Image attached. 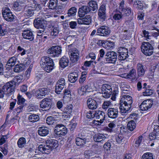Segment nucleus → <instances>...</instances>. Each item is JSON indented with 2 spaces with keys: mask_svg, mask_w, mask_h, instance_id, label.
Returning <instances> with one entry per match:
<instances>
[{
  "mask_svg": "<svg viewBox=\"0 0 159 159\" xmlns=\"http://www.w3.org/2000/svg\"><path fill=\"white\" fill-rule=\"evenodd\" d=\"M133 102L131 97L129 95H123L120 100V106L119 107L122 114L127 113L131 107Z\"/></svg>",
  "mask_w": 159,
  "mask_h": 159,
  "instance_id": "obj_1",
  "label": "nucleus"
},
{
  "mask_svg": "<svg viewBox=\"0 0 159 159\" xmlns=\"http://www.w3.org/2000/svg\"><path fill=\"white\" fill-rule=\"evenodd\" d=\"M111 86L107 84H103L101 87V93L103 97L108 98L110 97L111 94V99L113 101H115L116 96L118 94L119 91L117 89H114L112 92Z\"/></svg>",
  "mask_w": 159,
  "mask_h": 159,
  "instance_id": "obj_2",
  "label": "nucleus"
},
{
  "mask_svg": "<svg viewBox=\"0 0 159 159\" xmlns=\"http://www.w3.org/2000/svg\"><path fill=\"white\" fill-rule=\"evenodd\" d=\"M16 82L12 80L7 83L2 87L3 89L7 93L8 96L12 94L15 91Z\"/></svg>",
  "mask_w": 159,
  "mask_h": 159,
  "instance_id": "obj_3",
  "label": "nucleus"
},
{
  "mask_svg": "<svg viewBox=\"0 0 159 159\" xmlns=\"http://www.w3.org/2000/svg\"><path fill=\"white\" fill-rule=\"evenodd\" d=\"M46 21L40 18H37L35 19L34 21V27L37 29H40L38 30V32L40 34L45 33V28L46 27Z\"/></svg>",
  "mask_w": 159,
  "mask_h": 159,
  "instance_id": "obj_4",
  "label": "nucleus"
},
{
  "mask_svg": "<svg viewBox=\"0 0 159 159\" xmlns=\"http://www.w3.org/2000/svg\"><path fill=\"white\" fill-rule=\"evenodd\" d=\"M142 52L146 56H150L153 52V48L148 42H143L141 47Z\"/></svg>",
  "mask_w": 159,
  "mask_h": 159,
  "instance_id": "obj_5",
  "label": "nucleus"
},
{
  "mask_svg": "<svg viewBox=\"0 0 159 159\" xmlns=\"http://www.w3.org/2000/svg\"><path fill=\"white\" fill-rule=\"evenodd\" d=\"M105 60L107 63L114 64L117 59L116 53L114 51H108L105 55Z\"/></svg>",
  "mask_w": 159,
  "mask_h": 159,
  "instance_id": "obj_6",
  "label": "nucleus"
},
{
  "mask_svg": "<svg viewBox=\"0 0 159 159\" xmlns=\"http://www.w3.org/2000/svg\"><path fill=\"white\" fill-rule=\"evenodd\" d=\"M54 132L56 135L59 137L65 136L67 133V129L63 125H57L54 128Z\"/></svg>",
  "mask_w": 159,
  "mask_h": 159,
  "instance_id": "obj_7",
  "label": "nucleus"
},
{
  "mask_svg": "<svg viewBox=\"0 0 159 159\" xmlns=\"http://www.w3.org/2000/svg\"><path fill=\"white\" fill-rule=\"evenodd\" d=\"M61 48L58 46H55L49 48L47 53L50 54L52 57H58L61 54Z\"/></svg>",
  "mask_w": 159,
  "mask_h": 159,
  "instance_id": "obj_8",
  "label": "nucleus"
},
{
  "mask_svg": "<svg viewBox=\"0 0 159 159\" xmlns=\"http://www.w3.org/2000/svg\"><path fill=\"white\" fill-rule=\"evenodd\" d=\"M106 5L104 4H102L100 7L98 11V19L102 22L105 21L107 18L106 14Z\"/></svg>",
  "mask_w": 159,
  "mask_h": 159,
  "instance_id": "obj_9",
  "label": "nucleus"
},
{
  "mask_svg": "<svg viewBox=\"0 0 159 159\" xmlns=\"http://www.w3.org/2000/svg\"><path fill=\"white\" fill-rule=\"evenodd\" d=\"M118 52L119 54L118 59L120 60H124L128 57V49L123 47L118 48L117 49Z\"/></svg>",
  "mask_w": 159,
  "mask_h": 159,
  "instance_id": "obj_10",
  "label": "nucleus"
},
{
  "mask_svg": "<svg viewBox=\"0 0 159 159\" xmlns=\"http://www.w3.org/2000/svg\"><path fill=\"white\" fill-rule=\"evenodd\" d=\"M2 13L4 19L8 21H12L14 19L13 15L8 7H5L2 10Z\"/></svg>",
  "mask_w": 159,
  "mask_h": 159,
  "instance_id": "obj_11",
  "label": "nucleus"
},
{
  "mask_svg": "<svg viewBox=\"0 0 159 159\" xmlns=\"http://www.w3.org/2000/svg\"><path fill=\"white\" fill-rule=\"evenodd\" d=\"M34 7H29L27 8L25 11V16L27 18H29L32 17L34 13V11H38L40 9V5L36 4L35 3Z\"/></svg>",
  "mask_w": 159,
  "mask_h": 159,
  "instance_id": "obj_12",
  "label": "nucleus"
},
{
  "mask_svg": "<svg viewBox=\"0 0 159 159\" xmlns=\"http://www.w3.org/2000/svg\"><path fill=\"white\" fill-rule=\"evenodd\" d=\"M70 58L72 62L75 63L79 60L80 58L79 53L77 49L75 48L72 49L70 52Z\"/></svg>",
  "mask_w": 159,
  "mask_h": 159,
  "instance_id": "obj_13",
  "label": "nucleus"
},
{
  "mask_svg": "<svg viewBox=\"0 0 159 159\" xmlns=\"http://www.w3.org/2000/svg\"><path fill=\"white\" fill-rule=\"evenodd\" d=\"M92 18L89 15H86L85 16L79 18L77 22L79 24L89 25L91 23Z\"/></svg>",
  "mask_w": 159,
  "mask_h": 159,
  "instance_id": "obj_14",
  "label": "nucleus"
},
{
  "mask_svg": "<svg viewBox=\"0 0 159 159\" xmlns=\"http://www.w3.org/2000/svg\"><path fill=\"white\" fill-rule=\"evenodd\" d=\"M51 99L50 98H45L42 101L40 106L41 108L47 110L51 107Z\"/></svg>",
  "mask_w": 159,
  "mask_h": 159,
  "instance_id": "obj_15",
  "label": "nucleus"
},
{
  "mask_svg": "<svg viewBox=\"0 0 159 159\" xmlns=\"http://www.w3.org/2000/svg\"><path fill=\"white\" fill-rule=\"evenodd\" d=\"M91 10V8L87 6H83L79 8L78 11L79 16L80 17L84 16Z\"/></svg>",
  "mask_w": 159,
  "mask_h": 159,
  "instance_id": "obj_16",
  "label": "nucleus"
},
{
  "mask_svg": "<svg viewBox=\"0 0 159 159\" xmlns=\"http://www.w3.org/2000/svg\"><path fill=\"white\" fill-rule=\"evenodd\" d=\"M97 32V33L101 34V36H106L110 34L111 31L109 27L104 25L98 28Z\"/></svg>",
  "mask_w": 159,
  "mask_h": 159,
  "instance_id": "obj_17",
  "label": "nucleus"
},
{
  "mask_svg": "<svg viewBox=\"0 0 159 159\" xmlns=\"http://www.w3.org/2000/svg\"><path fill=\"white\" fill-rule=\"evenodd\" d=\"M107 115L111 118L115 119L118 117V109L117 108H111L107 110Z\"/></svg>",
  "mask_w": 159,
  "mask_h": 159,
  "instance_id": "obj_18",
  "label": "nucleus"
},
{
  "mask_svg": "<svg viewBox=\"0 0 159 159\" xmlns=\"http://www.w3.org/2000/svg\"><path fill=\"white\" fill-rule=\"evenodd\" d=\"M46 143L45 144H40L38 148V150L43 153L48 154L52 151V150L51 149V148Z\"/></svg>",
  "mask_w": 159,
  "mask_h": 159,
  "instance_id": "obj_19",
  "label": "nucleus"
},
{
  "mask_svg": "<svg viewBox=\"0 0 159 159\" xmlns=\"http://www.w3.org/2000/svg\"><path fill=\"white\" fill-rule=\"evenodd\" d=\"M23 37L30 41H32L34 39V35L32 32L28 30H24L22 34Z\"/></svg>",
  "mask_w": 159,
  "mask_h": 159,
  "instance_id": "obj_20",
  "label": "nucleus"
},
{
  "mask_svg": "<svg viewBox=\"0 0 159 159\" xmlns=\"http://www.w3.org/2000/svg\"><path fill=\"white\" fill-rule=\"evenodd\" d=\"M79 137L75 139V143L78 146H83L85 144L87 139L84 136L79 134Z\"/></svg>",
  "mask_w": 159,
  "mask_h": 159,
  "instance_id": "obj_21",
  "label": "nucleus"
},
{
  "mask_svg": "<svg viewBox=\"0 0 159 159\" xmlns=\"http://www.w3.org/2000/svg\"><path fill=\"white\" fill-rule=\"evenodd\" d=\"M149 101L147 100L143 101L139 106L140 109L143 111H146L148 110L152 106V104Z\"/></svg>",
  "mask_w": 159,
  "mask_h": 159,
  "instance_id": "obj_22",
  "label": "nucleus"
},
{
  "mask_svg": "<svg viewBox=\"0 0 159 159\" xmlns=\"http://www.w3.org/2000/svg\"><path fill=\"white\" fill-rule=\"evenodd\" d=\"M53 61L52 59L48 56H43L42 57L40 62L41 67L46 66V65H49L53 63Z\"/></svg>",
  "mask_w": 159,
  "mask_h": 159,
  "instance_id": "obj_23",
  "label": "nucleus"
},
{
  "mask_svg": "<svg viewBox=\"0 0 159 159\" xmlns=\"http://www.w3.org/2000/svg\"><path fill=\"white\" fill-rule=\"evenodd\" d=\"M88 107L90 109H95L98 106V104L92 98H89L87 102Z\"/></svg>",
  "mask_w": 159,
  "mask_h": 159,
  "instance_id": "obj_24",
  "label": "nucleus"
},
{
  "mask_svg": "<svg viewBox=\"0 0 159 159\" xmlns=\"http://www.w3.org/2000/svg\"><path fill=\"white\" fill-rule=\"evenodd\" d=\"M101 42L102 45L105 48L107 49H109L112 48L114 46V44L113 42L109 41L100 40L98 43Z\"/></svg>",
  "mask_w": 159,
  "mask_h": 159,
  "instance_id": "obj_25",
  "label": "nucleus"
},
{
  "mask_svg": "<svg viewBox=\"0 0 159 159\" xmlns=\"http://www.w3.org/2000/svg\"><path fill=\"white\" fill-rule=\"evenodd\" d=\"M95 117L97 119H100V123H102L105 120V113L103 111H95L94 113Z\"/></svg>",
  "mask_w": 159,
  "mask_h": 159,
  "instance_id": "obj_26",
  "label": "nucleus"
},
{
  "mask_svg": "<svg viewBox=\"0 0 159 159\" xmlns=\"http://www.w3.org/2000/svg\"><path fill=\"white\" fill-rule=\"evenodd\" d=\"M93 137L94 141L97 142H101L105 141L106 139V137L104 134L100 133L94 134Z\"/></svg>",
  "mask_w": 159,
  "mask_h": 159,
  "instance_id": "obj_27",
  "label": "nucleus"
},
{
  "mask_svg": "<svg viewBox=\"0 0 159 159\" xmlns=\"http://www.w3.org/2000/svg\"><path fill=\"white\" fill-rule=\"evenodd\" d=\"M137 71L138 76H143L145 73L144 66L141 64L139 63L137 66Z\"/></svg>",
  "mask_w": 159,
  "mask_h": 159,
  "instance_id": "obj_28",
  "label": "nucleus"
},
{
  "mask_svg": "<svg viewBox=\"0 0 159 159\" xmlns=\"http://www.w3.org/2000/svg\"><path fill=\"white\" fill-rule=\"evenodd\" d=\"M49 129L44 127H41L39 128L38 133L39 135L42 136H45L49 133Z\"/></svg>",
  "mask_w": 159,
  "mask_h": 159,
  "instance_id": "obj_29",
  "label": "nucleus"
},
{
  "mask_svg": "<svg viewBox=\"0 0 159 159\" xmlns=\"http://www.w3.org/2000/svg\"><path fill=\"white\" fill-rule=\"evenodd\" d=\"M46 143L51 148V149L56 148L58 146V141L54 139H48L46 141Z\"/></svg>",
  "mask_w": 159,
  "mask_h": 159,
  "instance_id": "obj_30",
  "label": "nucleus"
},
{
  "mask_svg": "<svg viewBox=\"0 0 159 159\" xmlns=\"http://www.w3.org/2000/svg\"><path fill=\"white\" fill-rule=\"evenodd\" d=\"M78 77V73L77 72H73L68 75V80L70 82L74 83L77 80Z\"/></svg>",
  "mask_w": 159,
  "mask_h": 159,
  "instance_id": "obj_31",
  "label": "nucleus"
},
{
  "mask_svg": "<svg viewBox=\"0 0 159 159\" xmlns=\"http://www.w3.org/2000/svg\"><path fill=\"white\" fill-rule=\"evenodd\" d=\"M69 61L68 58L66 56L63 57L59 61V64L62 68H64L68 64Z\"/></svg>",
  "mask_w": 159,
  "mask_h": 159,
  "instance_id": "obj_32",
  "label": "nucleus"
},
{
  "mask_svg": "<svg viewBox=\"0 0 159 159\" xmlns=\"http://www.w3.org/2000/svg\"><path fill=\"white\" fill-rule=\"evenodd\" d=\"M26 143V140L25 139L24 137H21L18 139L17 145L18 147L19 148H24Z\"/></svg>",
  "mask_w": 159,
  "mask_h": 159,
  "instance_id": "obj_33",
  "label": "nucleus"
},
{
  "mask_svg": "<svg viewBox=\"0 0 159 159\" xmlns=\"http://www.w3.org/2000/svg\"><path fill=\"white\" fill-rule=\"evenodd\" d=\"M25 68V65L23 64L16 65L13 68L14 71L16 73H19L23 70Z\"/></svg>",
  "mask_w": 159,
  "mask_h": 159,
  "instance_id": "obj_34",
  "label": "nucleus"
},
{
  "mask_svg": "<svg viewBox=\"0 0 159 159\" xmlns=\"http://www.w3.org/2000/svg\"><path fill=\"white\" fill-rule=\"evenodd\" d=\"M49 7L50 9H54L56 8L58 4V0H50Z\"/></svg>",
  "mask_w": 159,
  "mask_h": 159,
  "instance_id": "obj_35",
  "label": "nucleus"
},
{
  "mask_svg": "<svg viewBox=\"0 0 159 159\" xmlns=\"http://www.w3.org/2000/svg\"><path fill=\"white\" fill-rule=\"evenodd\" d=\"M39 119V116L34 114L30 115L28 117V120L30 122H35L38 121Z\"/></svg>",
  "mask_w": 159,
  "mask_h": 159,
  "instance_id": "obj_36",
  "label": "nucleus"
},
{
  "mask_svg": "<svg viewBox=\"0 0 159 159\" xmlns=\"http://www.w3.org/2000/svg\"><path fill=\"white\" fill-rule=\"evenodd\" d=\"M54 64L53 62L49 64V65H46V66H44L43 67H41L43 68L44 70L47 72H50L51 71L53 68Z\"/></svg>",
  "mask_w": 159,
  "mask_h": 159,
  "instance_id": "obj_37",
  "label": "nucleus"
},
{
  "mask_svg": "<svg viewBox=\"0 0 159 159\" xmlns=\"http://www.w3.org/2000/svg\"><path fill=\"white\" fill-rule=\"evenodd\" d=\"M89 4L90 7L92 8V9L93 11H96L98 9V5L97 2L93 1H91L89 2Z\"/></svg>",
  "mask_w": 159,
  "mask_h": 159,
  "instance_id": "obj_38",
  "label": "nucleus"
},
{
  "mask_svg": "<svg viewBox=\"0 0 159 159\" xmlns=\"http://www.w3.org/2000/svg\"><path fill=\"white\" fill-rule=\"evenodd\" d=\"M17 60V58L15 57H11L8 61L7 64L8 66H13L16 63Z\"/></svg>",
  "mask_w": 159,
  "mask_h": 159,
  "instance_id": "obj_39",
  "label": "nucleus"
},
{
  "mask_svg": "<svg viewBox=\"0 0 159 159\" xmlns=\"http://www.w3.org/2000/svg\"><path fill=\"white\" fill-rule=\"evenodd\" d=\"M77 9L75 7H72L68 10V16L69 17L74 16L76 14Z\"/></svg>",
  "mask_w": 159,
  "mask_h": 159,
  "instance_id": "obj_40",
  "label": "nucleus"
},
{
  "mask_svg": "<svg viewBox=\"0 0 159 159\" xmlns=\"http://www.w3.org/2000/svg\"><path fill=\"white\" fill-rule=\"evenodd\" d=\"M136 75L135 70L134 69H132L129 71V73L127 74V76L129 78L134 79L136 78Z\"/></svg>",
  "mask_w": 159,
  "mask_h": 159,
  "instance_id": "obj_41",
  "label": "nucleus"
},
{
  "mask_svg": "<svg viewBox=\"0 0 159 159\" xmlns=\"http://www.w3.org/2000/svg\"><path fill=\"white\" fill-rule=\"evenodd\" d=\"M134 4L137 5V7L140 10L145 8L146 7L145 3L142 1H137L134 2Z\"/></svg>",
  "mask_w": 159,
  "mask_h": 159,
  "instance_id": "obj_42",
  "label": "nucleus"
},
{
  "mask_svg": "<svg viewBox=\"0 0 159 159\" xmlns=\"http://www.w3.org/2000/svg\"><path fill=\"white\" fill-rule=\"evenodd\" d=\"M20 2H15L13 7V9L15 11H19L22 9L23 6L21 5Z\"/></svg>",
  "mask_w": 159,
  "mask_h": 159,
  "instance_id": "obj_43",
  "label": "nucleus"
},
{
  "mask_svg": "<svg viewBox=\"0 0 159 159\" xmlns=\"http://www.w3.org/2000/svg\"><path fill=\"white\" fill-rule=\"evenodd\" d=\"M136 126L135 122L132 120L129 121L127 124L128 129L131 131H132L135 129Z\"/></svg>",
  "mask_w": 159,
  "mask_h": 159,
  "instance_id": "obj_44",
  "label": "nucleus"
},
{
  "mask_svg": "<svg viewBox=\"0 0 159 159\" xmlns=\"http://www.w3.org/2000/svg\"><path fill=\"white\" fill-rule=\"evenodd\" d=\"M121 11V13L124 16H129L131 13V9L129 7H125Z\"/></svg>",
  "mask_w": 159,
  "mask_h": 159,
  "instance_id": "obj_45",
  "label": "nucleus"
},
{
  "mask_svg": "<svg viewBox=\"0 0 159 159\" xmlns=\"http://www.w3.org/2000/svg\"><path fill=\"white\" fill-rule=\"evenodd\" d=\"M6 24L0 25V35L3 36L6 33Z\"/></svg>",
  "mask_w": 159,
  "mask_h": 159,
  "instance_id": "obj_46",
  "label": "nucleus"
},
{
  "mask_svg": "<svg viewBox=\"0 0 159 159\" xmlns=\"http://www.w3.org/2000/svg\"><path fill=\"white\" fill-rule=\"evenodd\" d=\"M141 159H153V154L150 152L145 153L142 156Z\"/></svg>",
  "mask_w": 159,
  "mask_h": 159,
  "instance_id": "obj_47",
  "label": "nucleus"
},
{
  "mask_svg": "<svg viewBox=\"0 0 159 159\" xmlns=\"http://www.w3.org/2000/svg\"><path fill=\"white\" fill-rule=\"evenodd\" d=\"M116 142L119 144H122L124 141V137L121 134H119L116 138Z\"/></svg>",
  "mask_w": 159,
  "mask_h": 159,
  "instance_id": "obj_48",
  "label": "nucleus"
},
{
  "mask_svg": "<svg viewBox=\"0 0 159 159\" xmlns=\"http://www.w3.org/2000/svg\"><path fill=\"white\" fill-rule=\"evenodd\" d=\"M145 91L143 92V95L144 96H150L153 93V90L150 89H147L146 88Z\"/></svg>",
  "mask_w": 159,
  "mask_h": 159,
  "instance_id": "obj_49",
  "label": "nucleus"
},
{
  "mask_svg": "<svg viewBox=\"0 0 159 159\" xmlns=\"http://www.w3.org/2000/svg\"><path fill=\"white\" fill-rule=\"evenodd\" d=\"M72 105L66 106L65 108L64 111L65 112L67 115L70 114L72 111Z\"/></svg>",
  "mask_w": 159,
  "mask_h": 159,
  "instance_id": "obj_50",
  "label": "nucleus"
},
{
  "mask_svg": "<svg viewBox=\"0 0 159 159\" xmlns=\"http://www.w3.org/2000/svg\"><path fill=\"white\" fill-rule=\"evenodd\" d=\"M56 84L64 88L66 84L65 81L64 79L61 78L59 79L57 82Z\"/></svg>",
  "mask_w": 159,
  "mask_h": 159,
  "instance_id": "obj_51",
  "label": "nucleus"
},
{
  "mask_svg": "<svg viewBox=\"0 0 159 159\" xmlns=\"http://www.w3.org/2000/svg\"><path fill=\"white\" fill-rule=\"evenodd\" d=\"M17 99V104L19 105H23L25 101V99L20 94L18 95Z\"/></svg>",
  "mask_w": 159,
  "mask_h": 159,
  "instance_id": "obj_52",
  "label": "nucleus"
},
{
  "mask_svg": "<svg viewBox=\"0 0 159 159\" xmlns=\"http://www.w3.org/2000/svg\"><path fill=\"white\" fill-rule=\"evenodd\" d=\"M59 32L58 28L55 27L53 28L52 31L51 32L50 35L52 36L55 37L57 35Z\"/></svg>",
  "mask_w": 159,
  "mask_h": 159,
  "instance_id": "obj_53",
  "label": "nucleus"
},
{
  "mask_svg": "<svg viewBox=\"0 0 159 159\" xmlns=\"http://www.w3.org/2000/svg\"><path fill=\"white\" fill-rule=\"evenodd\" d=\"M32 70V67L30 66L27 70L25 74V79H28L30 76V73Z\"/></svg>",
  "mask_w": 159,
  "mask_h": 159,
  "instance_id": "obj_54",
  "label": "nucleus"
},
{
  "mask_svg": "<svg viewBox=\"0 0 159 159\" xmlns=\"http://www.w3.org/2000/svg\"><path fill=\"white\" fill-rule=\"evenodd\" d=\"M64 88L61 86L56 84L55 87V92L57 94H59Z\"/></svg>",
  "mask_w": 159,
  "mask_h": 159,
  "instance_id": "obj_55",
  "label": "nucleus"
},
{
  "mask_svg": "<svg viewBox=\"0 0 159 159\" xmlns=\"http://www.w3.org/2000/svg\"><path fill=\"white\" fill-rule=\"evenodd\" d=\"M105 54V52L103 49H101L99 50V57L98 58V61H100L104 57Z\"/></svg>",
  "mask_w": 159,
  "mask_h": 159,
  "instance_id": "obj_56",
  "label": "nucleus"
},
{
  "mask_svg": "<svg viewBox=\"0 0 159 159\" xmlns=\"http://www.w3.org/2000/svg\"><path fill=\"white\" fill-rule=\"evenodd\" d=\"M53 119V117L52 116H48L46 119V123L49 125L53 124L54 120Z\"/></svg>",
  "mask_w": 159,
  "mask_h": 159,
  "instance_id": "obj_57",
  "label": "nucleus"
},
{
  "mask_svg": "<svg viewBox=\"0 0 159 159\" xmlns=\"http://www.w3.org/2000/svg\"><path fill=\"white\" fill-rule=\"evenodd\" d=\"M42 98L47 94L48 90L47 89L43 88L39 89Z\"/></svg>",
  "mask_w": 159,
  "mask_h": 159,
  "instance_id": "obj_58",
  "label": "nucleus"
},
{
  "mask_svg": "<svg viewBox=\"0 0 159 159\" xmlns=\"http://www.w3.org/2000/svg\"><path fill=\"white\" fill-rule=\"evenodd\" d=\"M111 105V102L110 101H105L102 104V108L104 109H106Z\"/></svg>",
  "mask_w": 159,
  "mask_h": 159,
  "instance_id": "obj_59",
  "label": "nucleus"
},
{
  "mask_svg": "<svg viewBox=\"0 0 159 159\" xmlns=\"http://www.w3.org/2000/svg\"><path fill=\"white\" fill-rule=\"evenodd\" d=\"M34 95L37 98H43L39 89L36 90L34 92Z\"/></svg>",
  "mask_w": 159,
  "mask_h": 159,
  "instance_id": "obj_60",
  "label": "nucleus"
},
{
  "mask_svg": "<svg viewBox=\"0 0 159 159\" xmlns=\"http://www.w3.org/2000/svg\"><path fill=\"white\" fill-rule=\"evenodd\" d=\"M142 139L143 136H140L139 137L138 139H137L135 142L136 146L138 147L139 146L141 143L142 142Z\"/></svg>",
  "mask_w": 159,
  "mask_h": 159,
  "instance_id": "obj_61",
  "label": "nucleus"
},
{
  "mask_svg": "<svg viewBox=\"0 0 159 159\" xmlns=\"http://www.w3.org/2000/svg\"><path fill=\"white\" fill-rule=\"evenodd\" d=\"M95 111H89V112H87L86 117L87 118L91 119L95 117L94 113Z\"/></svg>",
  "mask_w": 159,
  "mask_h": 159,
  "instance_id": "obj_62",
  "label": "nucleus"
},
{
  "mask_svg": "<svg viewBox=\"0 0 159 159\" xmlns=\"http://www.w3.org/2000/svg\"><path fill=\"white\" fill-rule=\"evenodd\" d=\"M17 51L19 52H21L20 54L21 56L24 55L25 54V50L20 46L18 47Z\"/></svg>",
  "mask_w": 159,
  "mask_h": 159,
  "instance_id": "obj_63",
  "label": "nucleus"
},
{
  "mask_svg": "<svg viewBox=\"0 0 159 159\" xmlns=\"http://www.w3.org/2000/svg\"><path fill=\"white\" fill-rule=\"evenodd\" d=\"M84 154L85 157H89L92 156L93 152L91 150H87L84 152Z\"/></svg>",
  "mask_w": 159,
  "mask_h": 159,
  "instance_id": "obj_64",
  "label": "nucleus"
}]
</instances>
